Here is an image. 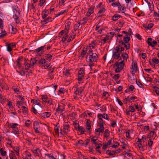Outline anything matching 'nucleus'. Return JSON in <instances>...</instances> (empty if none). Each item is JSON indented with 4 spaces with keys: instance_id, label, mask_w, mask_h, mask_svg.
Segmentation results:
<instances>
[{
    "instance_id": "26",
    "label": "nucleus",
    "mask_w": 159,
    "mask_h": 159,
    "mask_svg": "<svg viewBox=\"0 0 159 159\" xmlns=\"http://www.w3.org/2000/svg\"><path fill=\"white\" fill-rule=\"evenodd\" d=\"M91 141L96 146L98 143L99 140L95 136H94L91 138Z\"/></svg>"
},
{
    "instance_id": "46",
    "label": "nucleus",
    "mask_w": 159,
    "mask_h": 159,
    "mask_svg": "<svg viewBox=\"0 0 159 159\" xmlns=\"http://www.w3.org/2000/svg\"><path fill=\"white\" fill-rule=\"evenodd\" d=\"M133 133V131L132 130H129L127 131L126 133V137L128 138H130V134H131Z\"/></svg>"
},
{
    "instance_id": "28",
    "label": "nucleus",
    "mask_w": 159,
    "mask_h": 159,
    "mask_svg": "<svg viewBox=\"0 0 159 159\" xmlns=\"http://www.w3.org/2000/svg\"><path fill=\"white\" fill-rule=\"evenodd\" d=\"M118 6V10L121 12L122 13H124L126 11L125 7L122 6L120 3H119Z\"/></svg>"
},
{
    "instance_id": "17",
    "label": "nucleus",
    "mask_w": 159,
    "mask_h": 159,
    "mask_svg": "<svg viewBox=\"0 0 159 159\" xmlns=\"http://www.w3.org/2000/svg\"><path fill=\"white\" fill-rule=\"evenodd\" d=\"M37 61V60L35 58L33 57L31 58L29 62L33 68L34 67V66L36 63Z\"/></svg>"
},
{
    "instance_id": "27",
    "label": "nucleus",
    "mask_w": 159,
    "mask_h": 159,
    "mask_svg": "<svg viewBox=\"0 0 159 159\" xmlns=\"http://www.w3.org/2000/svg\"><path fill=\"white\" fill-rule=\"evenodd\" d=\"M41 99L42 102L44 103H46L47 101L49 98L46 95H41Z\"/></svg>"
},
{
    "instance_id": "4",
    "label": "nucleus",
    "mask_w": 159,
    "mask_h": 159,
    "mask_svg": "<svg viewBox=\"0 0 159 159\" xmlns=\"http://www.w3.org/2000/svg\"><path fill=\"white\" fill-rule=\"evenodd\" d=\"M11 7L13 13V17L21 16L20 10L17 6L14 5Z\"/></svg>"
},
{
    "instance_id": "51",
    "label": "nucleus",
    "mask_w": 159,
    "mask_h": 159,
    "mask_svg": "<svg viewBox=\"0 0 159 159\" xmlns=\"http://www.w3.org/2000/svg\"><path fill=\"white\" fill-rule=\"evenodd\" d=\"M46 103H47L49 105H52L53 104V101L52 99L51 98H49L47 101Z\"/></svg>"
},
{
    "instance_id": "48",
    "label": "nucleus",
    "mask_w": 159,
    "mask_h": 159,
    "mask_svg": "<svg viewBox=\"0 0 159 159\" xmlns=\"http://www.w3.org/2000/svg\"><path fill=\"white\" fill-rule=\"evenodd\" d=\"M108 144H109V140H108L107 143H103L102 148L103 150H105L107 147Z\"/></svg>"
},
{
    "instance_id": "13",
    "label": "nucleus",
    "mask_w": 159,
    "mask_h": 159,
    "mask_svg": "<svg viewBox=\"0 0 159 159\" xmlns=\"http://www.w3.org/2000/svg\"><path fill=\"white\" fill-rule=\"evenodd\" d=\"M45 156H47L49 159H57V156L53 153H45Z\"/></svg>"
},
{
    "instance_id": "59",
    "label": "nucleus",
    "mask_w": 159,
    "mask_h": 159,
    "mask_svg": "<svg viewBox=\"0 0 159 159\" xmlns=\"http://www.w3.org/2000/svg\"><path fill=\"white\" fill-rule=\"evenodd\" d=\"M153 89L154 90L157 95H159V88L156 86L153 87Z\"/></svg>"
},
{
    "instance_id": "54",
    "label": "nucleus",
    "mask_w": 159,
    "mask_h": 159,
    "mask_svg": "<svg viewBox=\"0 0 159 159\" xmlns=\"http://www.w3.org/2000/svg\"><path fill=\"white\" fill-rule=\"evenodd\" d=\"M39 62L43 65L46 63V60L43 58H41L39 61Z\"/></svg>"
},
{
    "instance_id": "5",
    "label": "nucleus",
    "mask_w": 159,
    "mask_h": 159,
    "mask_svg": "<svg viewBox=\"0 0 159 159\" xmlns=\"http://www.w3.org/2000/svg\"><path fill=\"white\" fill-rule=\"evenodd\" d=\"M85 69L84 67L80 68V70L78 72V80L79 81H81L83 80V78L85 75Z\"/></svg>"
},
{
    "instance_id": "20",
    "label": "nucleus",
    "mask_w": 159,
    "mask_h": 159,
    "mask_svg": "<svg viewBox=\"0 0 159 159\" xmlns=\"http://www.w3.org/2000/svg\"><path fill=\"white\" fill-rule=\"evenodd\" d=\"M21 16H16V17H13V18L16 24H21L20 22L21 21Z\"/></svg>"
},
{
    "instance_id": "47",
    "label": "nucleus",
    "mask_w": 159,
    "mask_h": 159,
    "mask_svg": "<svg viewBox=\"0 0 159 159\" xmlns=\"http://www.w3.org/2000/svg\"><path fill=\"white\" fill-rule=\"evenodd\" d=\"M130 40L129 37H128L127 35H126L125 36L123 40L125 43H128V41Z\"/></svg>"
},
{
    "instance_id": "63",
    "label": "nucleus",
    "mask_w": 159,
    "mask_h": 159,
    "mask_svg": "<svg viewBox=\"0 0 159 159\" xmlns=\"http://www.w3.org/2000/svg\"><path fill=\"white\" fill-rule=\"evenodd\" d=\"M46 2V0H39V5L41 7H42L44 3Z\"/></svg>"
},
{
    "instance_id": "32",
    "label": "nucleus",
    "mask_w": 159,
    "mask_h": 159,
    "mask_svg": "<svg viewBox=\"0 0 159 159\" xmlns=\"http://www.w3.org/2000/svg\"><path fill=\"white\" fill-rule=\"evenodd\" d=\"M21 108L23 113L24 115H25L28 113V108L27 107H25V106H21Z\"/></svg>"
},
{
    "instance_id": "15",
    "label": "nucleus",
    "mask_w": 159,
    "mask_h": 159,
    "mask_svg": "<svg viewBox=\"0 0 159 159\" xmlns=\"http://www.w3.org/2000/svg\"><path fill=\"white\" fill-rule=\"evenodd\" d=\"M120 141L121 143L122 144V145H121L122 147V148L125 149L126 147L128 145V143L126 140L123 139H121Z\"/></svg>"
},
{
    "instance_id": "50",
    "label": "nucleus",
    "mask_w": 159,
    "mask_h": 159,
    "mask_svg": "<svg viewBox=\"0 0 159 159\" xmlns=\"http://www.w3.org/2000/svg\"><path fill=\"white\" fill-rule=\"evenodd\" d=\"M152 39L151 38H148V43L149 46H151L152 47H154V46L152 45Z\"/></svg>"
},
{
    "instance_id": "43",
    "label": "nucleus",
    "mask_w": 159,
    "mask_h": 159,
    "mask_svg": "<svg viewBox=\"0 0 159 159\" xmlns=\"http://www.w3.org/2000/svg\"><path fill=\"white\" fill-rule=\"evenodd\" d=\"M149 10L152 12L154 10V5L153 3H148Z\"/></svg>"
},
{
    "instance_id": "14",
    "label": "nucleus",
    "mask_w": 159,
    "mask_h": 159,
    "mask_svg": "<svg viewBox=\"0 0 159 159\" xmlns=\"http://www.w3.org/2000/svg\"><path fill=\"white\" fill-rule=\"evenodd\" d=\"M51 115V113L49 112H46L41 113L40 115L43 118H47L49 117Z\"/></svg>"
},
{
    "instance_id": "57",
    "label": "nucleus",
    "mask_w": 159,
    "mask_h": 159,
    "mask_svg": "<svg viewBox=\"0 0 159 159\" xmlns=\"http://www.w3.org/2000/svg\"><path fill=\"white\" fill-rule=\"evenodd\" d=\"M137 146L140 150L142 151H144V149L143 148V145L140 143H138L137 144Z\"/></svg>"
},
{
    "instance_id": "44",
    "label": "nucleus",
    "mask_w": 159,
    "mask_h": 159,
    "mask_svg": "<svg viewBox=\"0 0 159 159\" xmlns=\"http://www.w3.org/2000/svg\"><path fill=\"white\" fill-rule=\"evenodd\" d=\"M105 11V9L104 8L102 7V8H100V9L99 10V11L98 12V13L97 14V15L96 17H97V18H98L99 16V15L98 16V14H101V13L104 12Z\"/></svg>"
},
{
    "instance_id": "6",
    "label": "nucleus",
    "mask_w": 159,
    "mask_h": 159,
    "mask_svg": "<svg viewBox=\"0 0 159 159\" xmlns=\"http://www.w3.org/2000/svg\"><path fill=\"white\" fill-rule=\"evenodd\" d=\"M73 88H75L74 92L75 95H74V98H76L77 95H80L81 94L84 89L82 87H78L74 86Z\"/></svg>"
},
{
    "instance_id": "37",
    "label": "nucleus",
    "mask_w": 159,
    "mask_h": 159,
    "mask_svg": "<svg viewBox=\"0 0 159 159\" xmlns=\"http://www.w3.org/2000/svg\"><path fill=\"white\" fill-rule=\"evenodd\" d=\"M80 25V22H77L74 26V30L75 31L78 30Z\"/></svg>"
},
{
    "instance_id": "1",
    "label": "nucleus",
    "mask_w": 159,
    "mask_h": 159,
    "mask_svg": "<svg viewBox=\"0 0 159 159\" xmlns=\"http://www.w3.org/2000/svg\"><path fill=\"white\" fill-rule=\"evenodd\" d=\"M98 55L93 53L92 49L89 50L86 57V61L89 63V66L91 67L94 66V62H96L98 58Z\"/></svg>"
},
{
    "instance_id": "34",
    "label": "nucleus",
    "mask_w": 159,
    "mask_h": 159,
    "mask_svg": "<svg viewBox=\"0 0 159 159\" xmlns=\"http://www.w3.org/2000/svg\"><path fill=\"white\" fill-rule=\"evenodd\" d=\"M75 34L73 32H72V34L71 35L69 38H68L67 41V43H70V41H72L75 38Z\"/></svg>"
},
{
    "instance_id": "35",
    "label": "nucleus",
    "mask_w": 159,
    "mask_h": 159,
    "mask_svg": "<svg viewBox=\"0 0 159 159\" xmlns=\"http://www.w3.org/2000/svg\"><path fill=\"white\" fill-rule=\"evenodd\" d=\"M96 41H92L91 43L89 44V48H90V49L89 50L92 49V48H95L96 45Z\"/></svg>"
},
{
    "instance_id": "62",
    "label": "nucleus",
    "mask_w": 159,
    "mask_h": 159,
    "mask_svg": "<svg viewBox=\"0 0 159 159\" xmlns=\"http://www.w3.org/2000/svg\"><path fill=\"white\" fill-rule=\"evenodd\" d=\"M66 33V31L64 30H62L59 33L58 36L59 37H61L64 34H65Z\"/></svg>"
},
{
    "instance_id": "18",
    "label": "nucleus",
    "mask_w": 159,
    "mask_h": 159,
    "mask_svg": "<svg viewBox=\"0 0 159 159\" xmlns=\"http://www.w3.org/2000/svg\"><path fill=\"white\" fill-rule=\"evenodd\" d=\"M111 140L110 139V147H111L112 148H116L118 147L119 145V143L117 142H114V144H112V139H111Z\"/></svg>"
},
{
    "instance_id": "7",
    "label": "nucleus",
    "mask_w": 159,
    "mask_h": 159,
    "mask_svg": "<svg viewBox=\"0 0 159 159\" xmlns=\"http://www.w3.org/2000/svg\"><path fill=\"white\" fill-rule=\"evenodd\" d=\"M46 48L45 46H43L40 47L38 48L35 49L34 52H36L39 54H43L44 52V49Z\"/></svg>"
},
{
    "instance_id": "40",
    "label": "nucleus",
    "mask_w": 159,
    "mask_h": 159,
    "mask_svg": "<svg viewBox=\"0 0 159 159\" xmlns=\"http://www.w3.org/2000/svg\"><path fill=\"white\" fill-rule=\"evenodd\" d=\"M68 34L66 33L64 36L62 38L61 41L62 43H64L68 37Z\"/></svg>"
},
{
    "instance_id": "25",
    "label": "nucleus",
    "mask_w": 159,
    "mask_h": 159,
    "mask_svg": "<svg viewBox=\"0 0 159 159\" xmlns=\"http://www.w3.org/2000/svg\"><path fill=\"white\" fill-rule=\"evenodd\" d=\"M42 14V18L43 19H44L48 16V9H45Z\"/></svg>"
},
{
    "instance_id": "30",
    "label": "nucleus",
    "mask_w": 159,
    "mask_h": 159,
    "mask_svg": "<svg viewBox=\"0 0 159 159\" xmlns=\"http://www.w3.org/2000/svg\"><path fill=\"white\" fill-rule=\"evenodd\" d=\"M53 56V54L48 53L45 54V57L47 60H48L49 61H51V59H52V57Z\"/></svg>"
},
{
    "instance_id": "36",
    "label": "nucleus",
    "mask_w": 159,
    "mask_h": 159,
    "mask_svg": "<svg viewBox=\"0 0 159 159\" xmlns=\"http://www.w3.org/2000/svg\"><path fill=\"white\" fill-rule=\"evenodd\" d=\"M70 70H66L63 72V74L67 77H70L71 76V73L70 72Z\"/></svg>"
},
{
    "instance_id": "21",
    "label": "nucleus",
    "mask_w": 159,
    "mask_h": 159,
    "mask_svg": "<svg viewBox=\"0 0 159 159\" xmlns=\"http://www.w3.org/2000/svg\"><path fill=\"white\" fill-rule=\"evenodd\" d=\"M87 49L88 48L87 47H84L83 48L81 52L80 57H84L86 53H87Z\"/></svg>"
},
{
    "instance_id": "33",
    "label": "nucleus",
    "mask_w": 159,
    "mask_h": 159,
    "mask_svg": "<svg viewBox=\"0 0 159 159\" xmlns=\"http://www.w3.org/2000/svg\"><path fill=\"white\" fill-rule=\"evenodd\" d=\"M60 129V125L59 123H57L55 126L54 127V129L55 133L57 134H58L59 132V130Z\"/></svg>"
},
{
    "instance_id": "19",
    "label": "nucleus",
    "mask_w": 159,
    "mask_h": 159,
    "mask_svg": "<svg viewBox=\"0 0 159 159\" xmlns=\"http://www.w3.org/2000/svg\"><path fill=\"white\" fill-rule=\"evenodd\" d=\"M31 151L34 153L35 155L38 157H39L41 154L40 151H39V149L38 148H36L34 149L31 150Z\"/></svg>"
},
{
    "instance_id": "9",
    "label": "nucleus",
    "mask_w": 159,
    "mask_h": 159,
    "mask_svg": "<svg viewBox=\"0 0 159 159\" xmlns=\"http://www.w3.org/2000/svg\"><path fill=\"white\" fill-rule=\"evenodd\" d=\"M34 129L36 133H40L39 129L40 126L39 122L37 121H35L34 123Z\"/></svg>"
},
{
    "instance_id": "24",
    "label": "nucleus",
    "mask_w": 159,
    "mask_h": 159,
    "mask_svg": "<svg viewBox=\"0 0 159 159\" xmlns=\"http://www.w3.org/2000/svg\"><path fill=\"white\" fill-rule=\"evenodd\" d=\"M40 101L39 99H32L31 100L32 103L35 104L36 105H37L39 106L40 107H41L42 106V105L40 103Z\"/></svg>"
},
{
    "instance_id": "2",
    "label": "nucleus",
    "mask_w": 159,
    "mask_h": 159,
    "mask_svg": "<svg viewBox=\"0 0 159 159\" xmlns=\"http://www.w3.org/2000/svg\"><path fill=\"white\" fill-rule=\"evenodd\" d=\"M6 125L9 128H11L13 130V133L15 134H20L18 129L17 127L19 125L18 124L10 123L9 121H7L6 123Z\"/></svg>"
},
{
    "instance_id": "52",
    "label": "nucleus",
    "mask_w": 159,
    "mask_h": 159,
    "mask_svg": "<svg viewBox=\"0 0 159 159\" xmlns=\"http://www.w3.org/2000/svg\"><path fill=\"white\" fill-rule=\"evenodd\" d=\"M0 153L2 156H5L7 154V152L3 151V148L0 149Z\"/></svg>"
},
{
    "instance_id": "38",
    "label": "nucleus",
    "mask_w": 159,
    "mask_h": 159,
    "mask_svg": "<svg viewBox=\"0 0 159 159\" xmlns=\"http://www.w3.org/2000/svg\"><path fill=\"white\" fill-rule=\"evenodd\" d=\"M68 10L67 9L62 10L60 12L58 13L56 15V17H57L60 15H61L66 12H68Z\"/></svg>"
},
{
    "instance_id": "11",
    "label": "nucleus",
    "mask_w": 159,
    "mask_h": 159,
    "mask_svg": "<svg viewBox=\"0 0 159 159\" xmlns=\"http://www.w3.org/2000/svg\"><path fill=\"white\" fill-rule=\"evenodd\" d=\"M137 66L134 62H132L131 66V68L130 70V72L132 74H134L137 72Z\"/></svg>"
},
{
    "instance_id": "58",
    "label": "nucleus",
    "mask_w": 159,
    "mask_h": 159,
    "mask_svg": "<svg viewBox=\"0 0 159 159\" xmlns=\"http://www.w3.org/2000/svg\"><path fill=\"white\" fill-rule=\"evenodd\" d=\"M7 49V51L10 52L12 51V48L10 44H8L6 45Z\"/></svg>"
},
{
    "instance_id": "23",
    "label": "nucleus",
    "mask_w": 159,
    "mask_h": 159,
    "mask_svg": "<svg viewBox=\"0 0 159 159\" xmlns=\"http://www.w3.org/2000/svg\"><path fill=\"white\" fill-rule=\"evenodd\" d=\"M156 136V133H155L154 131H151L148 135V138H152L154 139Z\"/></svg>"
},
{
    "instance_id": "29",
    "label": "nucleus",
    "mask_w": 159,
    "mask_h": 159,
    "mask_svg": "<svg viewBox=\"0 0 159 159\" xmlns=\"http://www.w3.org/2000/svg\"><path fill=\"white\" fill-rule=\"evenodd\" d=\"M70 127L68 124V122L66 123L65 124L63 125L64 130H67V132H69L70 131Z\"/></svg>"
},
{
    "instance_id": "10",
    "label": "nucleus",
    "mask_w": 159,
    "mask_h": 159,
    "mask_svg": "<svg viewBox=\"0 0 159 159\" xmlns=\"http://www.w3.org/2000/svg\"><path fill=\"white\" fill-rule=\"evenodd\" d=\"M29 62H30L29 61L27 60L25 58L24 65L25 66V69L26 70H28L30 68H33L30 63H29Z\"/></svg>"
},
{
    "instance_id": "42",
    "label": "nucleus",
    "mask_w": 159,
    "mask_h": 159,
    "mask_svg": "<svg viewBox=\"0 0 159 159\" xmlns=\"http://www.w3.org/2000/svg\"><path fill=\"white\" fill-rule=\"evenodd\" d=\"M70 24L68 22L66 23L65 25V29L64 30L66 31V33H67V34H68L69 33V30L70 28Z\"/></svg>"
},
{
    "instance_id": "61",
    "label": "nucleus",
    "mask_w": 159,
    "mask_h": 159,
    "mask_svg": "<svg viewBox=\"0 0 159 159\" xmlns=\"http://www.w3.org/2000/svg\"><path fill=\"white\" fill-rule=\"evenodd\" d=\"M19 148L17 147L16 148H15L14 149V151L16 152V154L17 156H19Z\"/></svg>"
},
{
    "instance_id": "39",
    "label": "nucleus",
    "mask_w": 159,
    "mask_h": 159,
    "mask_svg": "<svg viewBox=\"0 0 159 159\" xmlns=\"http://www.w3.org/2000/svg\"><path fill=\"white\" fill-rule=\"evenodd\" d=\"M78 131L80 132V134H84L85 129L83 126H80L78 129L77 130Z\"/></svg>"
},
{
    "instance_id": "31",
    "label": "nucleus",
    "mask_w": 159,
    "mask_h": 159,
    "mask_svg": "<svg viewBox=\"0 0 159 159\" xmlns=\"http://www.w3.org/2000/svg\"><path fill=\"white\" fill-rule=\"evenodd\" d=\"M94 8L93 7H91L89 9L86 13V16L88 17L90 16L91 14L93 12Z\"/></svg>"
},
{
    "instance_id": "64",
    "label": "nucleus",
    "mask_w": 159,
    "mask_h": 159,
    "mask_svg": "<svg viewBox=\"0 0 159 159\" xmlns=\"http://www.w3.org/2000/svg\"><path fill=\"white\" fill-rule=\"evenodd\" d=\"M31 155L30 153H28L26 154L25 157V159H31Z\"/></svg>"
},
{
    "instance_id": "16",
    "label": "nucleus",
    "mask_w": 159,
    "mask_h": 159,
    "mask_svg": "<svg viewBox=\"0 0 159 159\" xmlns=\"http://www.w3.org/2000/svg\"><path fill=\"white\" fill-rule=\"evenodd\" d=\"M54 18H52L51 17H48L47 18H45L44 19V20H42L41 22L42 23L44 24H46L48 22H50L52 21L54 19Z\"/></svg>"
},
{
    "instance_id": "45",
    "label": "nucleus",
    "mask_w": 159,
    "mask_h": 159,
    "mask_svg": "<svg viewBox=\"0 0 159 159\" xmlns=\"http://www.w3.org/2000/svg\"><path fill=\"white\" fill-rule=\"evenodd\" d=\"M112 3L111 4V6H112L113 7H117L119 4V3H120V2H116L113 1V2H111Z\"/></svg>"
},
{
    "instance_id": "3",
    "label": "nucleus",
    "mask_w": 159,
    "mask_h": 159,
    "mask_svg": "<svg viewBox=\"0 0 159 159\" xmlns=\"http://www.w3.org/2000/svg\"><path fill=\"white\" fill-rule=\"evenodd\" d=\"M124 66V64L123 61L119 62H116L113 65V67L115 69V71L116 73L120 72Z\"/></svg>"
},
{
    "instance_id": "56",
    "label": "nucleus",
    "mask_w": 159,
    "mask_h": 159,
    "mask_svg": "<svg viewBox=\"0 0 159 159\" xmlns=\"http://www.w3.org/2000/svg\"><path fill=\"white\" fill-rule=\"evenodd\" d=\"M97 145L98 146L96 147L95 149L97 152H98L100 153H101V151L99 150H98V149L100 148L102 146V145L101 143H98V144H97Z\"/></svg>"
},
{
    "instance_id": "55",
    "label": "nucleus",
    "mask_w": 159,
    "mask_h": 159,
    "mask_svg": "<svg viewBox=\"0 0 159 159\" xmlns=\"http://www.w3.org/2000/svg\"><path fill=\"white\" fill-rule=\"evenodd\" d=\"M119 17L118 15L117 14H115L112 16V20L114 21H116L118 19Z\"/></svg>"
},
{
    "instance_id": "60",
    "label": "nucleus",
    "mask_w": 159,
    "mask_h": 159,
    "mask_svg": "<svg viewBox=\"0 0 159 159\" xmlns=\"http://www.w3.org/2000/svg\"><path fill=\"white\" fill-rule=\"evenodd\" d=\"M53 72V69L48 74V75L51 80L54 77V75L52 74Z\"/></svg>"
},
{
    "instance_id": "12",
    "label": "nucleus",
    "mask_w": 159,
    "mask_h": 159,
    "mask_svg": "<svg viewBox=\"0 0 159 159\" xmlns=\"http://www.w3.org/2000/svg\"><path fill=\"white\" fill-rule=\"evenodd\" d=\"M120 57V54L118 52V50L115 49L113 50L112 57L115 59H117Z\"/></svg>"
},
{
    "instance_id": "8",
    "label": "nucleus",
    "mask_w": 159,
    "mask_h": 159,
    "mask_svg": "<svg viewBox=\"0 0 159 159\" xmlns=\"http://www.w3.org/2000/svg\"><path fill=\"white\" fill-rule=\"evenodd\" d=\"M65 104L62 103V105L58 104V107L56 109V111L58 113H61L64 111L65 110Z\"/></svg>"
},
{
    "instance_id": "49",
    "label": "nucleus",
    "mask_w": 159,
    "mask_h": 159,
    "mask_svg": "<svg viewBox=\"0 0 159 159\" xmlns=\"http://www.w3.org/2000/svg\"><path fill=\"white\" fill-rule=\"evenodd\" d=\"M86 132L89 134H90L92 131L91 126H86Z\"/></svg>"
},
{
    "instance_id": "41",
    "label": "nucleus",
    "mask_w": 159,
    "mask_h": 159,
    "mask_svg": "<svg viewBox=\"0 0 159 159\" xmlns=\"http://www.w3.org/2000/svg\"><path fill=\"white\" fill-rule=\"evenodd\" d=\"M108 129H106L105 130V132L104 134V138L106 139L107 140V139H108Z\"/></svg>"
},
{
    "instance_id": "22",
    "label": "nucleus",
    "mask_w": 159,
    "mask_h": 159,
    "mask_svg": "<svg viewBox=\"0 0 159 159\" xmlns=\"http://www.w3.org/2000/svg\"><path fill=\"white\" fill-rule=\"evenodd\" d=\"M98 128L95 129V131L99 133L102 132L104 129L103 125H98Z\"/></svg>"
},
{
    "instance_id": "53",
    "label": "nucleus",
    "mask_w": 159,
    "mask_h": 159,
    "mask_svg": "<svg viewBox=\"0 0 159 159\" xmlns=\"http://www.w3.org/2000/svg\"><path fill=\"white\" fill-rule=\"evenodd\" d=\"M7 35V33L5 31L2 30V32L0 33V38H3Z\"/></svg>"
}]
</instances>
